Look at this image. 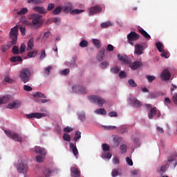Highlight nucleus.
<instances>
[{"label":"nucleus","instance_id":"obj_1","mask_svg":"<svg viewBox=\"0 0 177 177\" xmlns=\"http://www.w3.org/2000/svg\"><path fill=\"white\" fill-rule=\"evenodd\" d=\"M9 37H10L11 40L10 44L1 46L2 53L6 52L8 50L10 49L12 46L16 45L17 41V26H15L10 29Z\"/></svg>","mask_w":177,"mask_h":177},{"label":"nucleus","instance_id":"obj_2","mask_svg":"<svg viewBox=\"0 0 177 177\" xmlns=\"http://www.w3.org/2000/svg\"><path fill=\"white\" fill-rule=\"evenodd\" d=\"M30 70H28V68H23L20 71L19 77H20V80L21 82H23V84H27L30 81Z\"/></svg>","mask_w":177,"mask_h":177},{"label":"nucleus","instance_id":"obj_3","mask_svg":"<svg viewBox=\"0 0 177 177\" xmlns=\"http://www.w3.org/2000/svg\"><path fill=\"white\" fill-rule=\"evenodd\" d=\"M88 99L91 103H93L95 104H97L99 107H102L103 104H104V100L98 95H91L88 97Z\"/></svg>","mask_w":177,"mask_h":177},{"label":"nucleus","instance_id":"obj_4","mask_svg":"<svg viewBox=\"0 0 177 177\" xmlns=\"http://www.w3.org/2000/svg\"><path fill=\"white\" fill-rule=\"evenodd\" d=\"M16 169L17 170V173L19 174H26L28 171V167L23 160H20L17 165L16 166Z\"/></svg>","mask_w":177,"mask_h":177},{"label":"nucleus","instance_id":"obj_5","mask_svg":"<svg viewBox=\"0 0 177 177\" xmlns=\"http://www.w3.org/2000/svg\"><path fill=\"white\" fill-rule=\"evenodd\" d=\"M140 38V35L137 34L135 32H131L127 35V43L131 46H134L133 41H137Z\"/></svg>","mask_w":177,"mask_h":177},{"label":"nucleus","instance_id":"obj_6","mask_svg":"<svg viewBox=\"0 0 177 177\" xmlns=\"http://www.w3.org/2000/svg\"><path fill=\"white\" fill-rule=\"evenodd\" d=\"M5 134L8 138L13 140L15 142H21V137L17 134L16 133H13L10 131H5Z\"/></svg>","mask_w":177,"mask_h":177},{"label":"nucleus","instance_id":"obj_7","mask_svg":"<svg viewBox=\"0 0 177 177\" xmlns=\"http://www.w3.org/2000/svg\"><path fill=\"white\" fill-rule=\"evenodd\" d=\"M41 16L37 14H33L30 15V19H32V23L33 26H40L43 24V21L41 19Z\"/></svg>","mask_w":177,"mask_h":177},{"label":"nucleus","instance_id":"obj_8","mask_svg":"<svg viewBox=\"0 0 177 177\" xmlns=\"http://www.w3.org/2000/svg\"><path fill=\"white\" fill-rule=\"evenodd\" d=\"M73 92L74 93H78V94H86L88 91H86V88L77 85L73 86Z\"/></svg>","mask_w":177,"mask_h":177},{"label":"nucleus","instance_id":"obj_9","mask_svg":"<svg viewBox=\"0 0 177 177\" xmlns=\"http://www.w3.org/2000/svg\"><path fill=\"white\" fill-rule=\"evenodd\" d=\"M145 107L150 108V113H149V119L151 120L157 114V108L153 107L151 104H145Z\"/></svg>","mask_w":177,"mask_h":177},{"label":"nucleus","instance_id":"obj_10","mask_svg":"<svg viewBox=\"0 0 177 177\" xmlns=\"http://www.w3.org/2000/svg\"><path fill=\"white\" fill-rule=\"evenodd\" d=\"M56 171L55 168L44 167L43 168V175H44V177H50Z\"/></svg>","mask_w":177,"mask_h":177},{"label":"nucleus","instance_id":"obj_11","mask_svg":"<svg viewBox=\"0 0 177 177\" xmlns=\"http://www.w3.org/2000/svg\"><path fill=\"white\" fill-rule=\"evenodd\" d=\"M21 105V102H20V100H15L13 101V102L8 104V105L6 106V108L9 109H19Z\"/></svg>","mask_w":177,"mask_h":177},{"label":"nucleus","instance_id":"obj_12","mask_svg":"<svg viewBox=\"0 0 177 177\" xmlns=\"http://www.w3.org/2000/svg\"><path fill=\"white\" fill-rule=\"evenodd\" d=\"M89 15H94L102 12V8L99 6H95L89 8Z\"/></svg>","mask_w":177,"mask_h":177},{"label":"nucleus","instance_id":"obj_13","mask_svg":"<svg viewBox=\"0 0 177 177\" xmlns=\"http://www.w3.org/2000/svg\"><path fill=\"white\" fill-rule=\"evenodd\" d=\"M118 59L124 64H131V60L127 55H120V54H118Z\"/></svg>","mask_w":177,"mask_h":177},{"label":"nucleus","instance_id":"obj_14","mask_svg":"<svg viewBox=\"0 0 177 177\" xmlns=\"http://www.w3.org/2000/svg\"><path fill=\"white\" fill-rule=\"evenodd\" d=\"M142 51H145V46H142L140 44L134 45V54L136 55H141L143 53Z\"/></svg>","mask_w":177,"mask_h":177},{"label":"nucleus","instance_id":"obj_15","mask_svg":"<svg viewBox=\"0 0 177 177\" xmlns=\"http://www.w3.org/2000/svg\"><path fill=\"white\" fill-rule=\"evenodd\" d=\"M129 102L130 106L133 107L138 108L141 106V102H140L136 97L129 99Z\"/></svg>","mask_w":177,"mask_h":177},{"label":"nucleus","instance_id":"obj_16","mask_svg":"<svg viewBox=\"0 0 177 177\" xmlns=\"http://www.w3.org/2000/svg\"><path fill=\"white\" fill-rule=\"evenodd\" d=\"M160 77L163 81L169 80V78L171 77V73H169V71H168V69H164L162 73H161Z\"/></svg>","mask_w":177,"mask_h":177},{"label":"nucleus","instance_id":"obj_17","mask_svg":"<svg viewBox=\"0 0 177 177\" xmlns=\"http://www.w3.org/2000/svg\"><path fill=\"white\" fill-rule=\"evenodd\" d=\"M122 138L118 136H115V138H113V144L112 145V148H118L119 147V145L122 141Z\"/></svg>","mask_w":177,"mask_h":177},{"label":"nucleus","instance_id":"obj_18","mask_svg":"<svg viewBox=\"0 0 177 177\" xmlns=\"http://www.w3.org/2000/svg\"><path fill=\"white\" fill-rule=\"evenodd\" d=\"M137 31L141 34V35H142V37H144V38L150 40L151 39V37L150 36V35H149V33H147V32H146V30H145L144 29L141 28L140 27H138L137 28Z\"/></svg>","mask_w":177,"mask_h":177},{"label":"nucleus","instance_id":"obj_19","mask_svg":"<svg viewBox=\"0 0 177 177\" xmlns=\"http://www.w3.org/2000/svg\"><path fill=\"white\" fill-rule=\"evenodd\" d=\"M81 171L78 169L77 167H71V177H80Z\"/></svg>","mask_w":177,"mask_h":177},{"label":"nucleus","instance_id":"obj_20","mask_svg":"<svg viewBox=\"0 0 177 177\" xmlns=\"http://www.w3.org/2000/svg\"><path fill=\"white\" fill-rule=\"evenodd\" d=\"M127 64H129V67H130V68H131V70L133 71H136L138 68L141 66V63L138 61H135L134 62Z\"/></svg>","mask_w":177,"mask_h":177},{"label":"nucleus","instance_id":"obj_21","mask_svg":"<svg viewBox=\"0 0 177 177\" xmlns=\"http://www.w3.org/2000/svg\"><path fill=\"white\" fill-rule=\"evenodd\" d=\"M103 58H104V48H102L96 55V60H97V62H102L103 61Z\"/></svg>","mask_w":177,"mask_h":177},{"label":"nucleus","instance_id":"obj_22","mask_svg":"<svg viewBox=\"0 0 177 177\" xmlns=\"http://www.w3.org/2000/svg\"><path fill=\"white\" fill-rule=\"evenodd\" d=\"M35 152L37 154H40L43 156H46V155L47 154V151H46V149H44V148H41L40 147H36L35 148Z\"/></svg>","mask_w":177,"mask_h":177},{"label":"nucleus","instance_id":"obj_23","mask_svg":"<svg viewBox=\"0 0 177 177\" xmlns=\"http://www.w3.org/2000/svg\"><path fill=\"white\" fill-rule=\"evenodd\" d=\"M33 10H35V12L39 13V14H41V15H45L46 13H47V10H46V8H44V7H39V6H36L33 8Z\"/></svg>","mask_w":177,"mask_h":177},{"label":"nucleus","instance_id":"obj_24","mask_svg":"<svg viewBox=\"0 0 177 177\" xmlns=\"http://www.w3.org/2000/svg\"><path fill=\"white\" fill-rule=\"evenodd\" d=\"M62 10L65 13H68L73 10V5L71 3H66V6H64Z\"/></svg>","mask_w":177,"mask_h":177},{"label":"nucleus","instance_id":"obj_25","mask_svg":"<svg viewBox=\"0 0 177 177\" xmlns=\"http://www.w3.org/2000/svg\"><path fill=\"white\" fill-rule=\"evenodd\" d=\"M122 174V170L120 169H113L112 170V177H118Z\"/></svg>","mask_w":177,"mask_h":177},{"label":"nucleus","instance_id":"obj_26","mask_svg":"<svg viewBox=\"0 0 177 177\" xmlns=\"http://www.w3.org/2000/svg\"><path fill=\"white\" fill-rule=\"evenodd\" d=\"M70 149L73 151V153L75 156H78V149L73 143H70Z\"/></svg>","mask_w":177,"mask_h":177},{"label":"nucleus","instance_id":"obj_27","mask_svg":"<svg viewBox=\"0 0 177 177\" xmlns=\"http://www.w3.org/2000/svg\"><path fill=\"white\" fill-rule=\"evenodd\" d=\"M156 46L157 48V50H158V52L160 53L164 52V44H162V43L158 41L156 43Z\"/></svg>","mask_w":177,"mask_h":177},{"label":"nucleus","instance_id":"obj_28","mask_svg":"<svg viewBox=\"0 0 177 177\" xmlns=\"http://www.w3.org/2000/svg\"><path fill=\"white\" fill-rule=\"evenodd\" d=\"M11 98L12 97L10 96V95H3L0 97V102H9Z\"/></svg>","mask_w":177,"mask_h":177},{"label":"nucleus","instance_id":"obj_29","mask_svg":"<svg viewBox=\"0 0 177 177\" xmlns=\"http://www.w3.org/2000/svg\"><path fill=\"white\" fill-rule=\"evenodd\" d=\"M30 115L35 116L37 119H41L43 117L47 116V113H30Z\"/></svg>","mask_w":177,"mask_h":177},{"label":"nucleus","instance_id":"obj_30","mask_svg":"<svg viewBox=\"0 0 177 177\" xmlns=\"http://www.w3.org/2000/svg\"><path fill=\"white\" fill-rule=\"evenodd\" d=\"M10 62L15 63V62H21V57L17 55L15 57H12L10 59Z\"/></svg>","mask_w":177,"mask_h":177},{"label":"nucleus","instance_id":"obj_31","mask_svg":"<svg viewBox=\"0 0 177 177\" xmlns=\"http://www.w3.org/2000/svg\"><path fill=\"white\" fill-rule=\"evenodd\" d=\"M112 26V24L111 21H106L100 24V28L103 29H106L107 28H109Z\"/></svg>","mask_w":177,"mask_h":177},{"label":"nucleus","instance_id":"obj_32","mask_svg":"<svg viewBox=\"0 0 177 177\" xmlns=\"http://www.w3.org/2000/svg\"><path fill=\"white\" fill-rule=\"evenodd\" d=\"M34 43H35V39L33 38L28 41V50H32V49H33Z\"/></svg>","mask_w":177,"mask_h":177},{"label":"nucleus","instance_id":"obj_33","mask_svg":"<svg viewBox=\"0 0 177 177\" xmlns=\"http://www.w3.org/2000/svg\"><path fill=\"white\" fill-rule=\"evenodd\" d=\"M62 8L61 6H58L55 8H54V10H53V15H59V13H61V11H62Z\"/></svg>","mask_w":177,"mask_h":177},{"label":"nucleus","instance_id":"obj_34","mask_svg":"<svg viewBox=\"0 0 177 177\" xmlns=\"http://www.w3.org/2000/svg\"><path fill=\"white\" fill-rule=\"evenodd\" d=\"M92 44L97 49L100 48V41L97 39H92Z\"/></svg>","mask_w":177,"mask_h":177},{"label":"nucleus","instance_id":"obj_35","mask_svg":"<svg viewBox=\"0 0 177 177\" xmlns=\"http://www.w3.org/2000/svg\"><path fill=\"white\" fill-rule=\"evenodd\" d=\"M120 68L118 66H115L111 68V73H112L113 74L120 73Z\"/></svg>","mask_w":177,"mask_h":177},{"label":"nucleus","instance_id":"obj_36","mask_svg":"<svg viewBox=\"0 0 177 177\" xmlns=\"http://www.w3.org/2000/svg\"><path fill=\"white\" fill-rule=\"evenodd\" d=\"M109 66V62H107V61H103L100 64H99V67L102 69H105L106 68Z\"/></svg>","mask_w":177,"mask_h":177},{"label":"nucleus","instance_id":"obj_37","mask_svg":"<svg viewBox=\"0 0 177 177\" xmlns=\"http://www.w3.org/2000/svg\"><path fill=\"white\" fill-rule=\"evenodd\" d=\"M78 120L81 121V122H85L86 117H85V113L81 112L78 113Z\"/></svg>","mask_w":177,"mask_h":177},{"label":"nucleus","instance_id":"obj_38","mask_svg":"<svg viewBox=\"0 0 177 177\" xmlns=\"http://www.w3.org/2000/svg\"><path fill=\"white\" fill-rule=\"evenodd\" d=\"M49 37H50V31H47L44 32V35H43V37H41V42L45 43Z\"/></svg>","mask_w":177,"mask_h":177},{"label":"nucleus","instance_id":"obj_39","mask_svg":"<svg viewBox=\"0 0 177 177\" xmlns=\"http://www.w3.org/2000/svg\"><path fill=\"white\" fill-rule=\"evenodd\" d=\"M95 113L97 115H106V110H104V109H97L95 110Z\"/></svg>","mask_w":177,"mask_h":177},{"label":"nucleus","instance_id":"obj_40","mask_svg":"<svg viewBox=\"0 0 177 177\" xmlns=\"http://www.w3.org/2000/svg\"><path fill=\"white\" fill-rule=\"evenodd\" d=\"M38 53L39 51L37 50L28 53V58L35 57Z\"/></svg>","mask_w":177,"mask_h":177},{"label":"nucleus","instance_id":"obj_41","mask_svg":"<svg viewBox=\"0 0 177 177\" xmlns=\"http://www.w3.org/2000/svg\"><path fill=\"white\" fill-rule=\"evenodd\" d=\"M33 97H39V98H43V99L46 98V95L44 94L40 93V92L33 93Z\"/></svg>","mask_w":177,"mask_h":177},{"label":"nucleus","instance_id":"obj_42","mask_svg":"<svg viewBox=\"0 0 177 177\" xmlns=\"http://www.w3.org/2000/svg\"><path fill=\"white\" fill-rule=\"evenodd\" d=\"M62 139L64 140V141L68 142L71 141V137L70 136L69 134H67V133H64V135L62 136Z\"/></svg>","mask_w":177,"mask_h":177},{"label":"nucleus","instance_id":"obj_43","mask_svg":"<svg viewBox=\"0 0 177 177\" xmlns=\"http://www.w3.org/2000/svg\"><path fill=\"white\" fill-rule=\"evenodd\" d=\"M84 12V10H78V9H74L73 10L70 11V12H71V15H79Z\"/></svg>","mask_w":177,"mask_h":177},{"label":"nucleus","instance_id":"obj_44","mask_svg":"<svg viewBox=\"0 0 177 177\" xmlns=\"http://www.w3.org/2000/svg\"><path fill=\"white\" fill-rule=\"evenodd\" d=\"M102 149L103 150V151H109V150L111 149L109 145H107L106 143L102 144Z\"/></svg>","mask_w":177,"mask_h":177},{"label":"nucleus","instance_id":"obj_45","mask_svg":"<svg viewBox=\"0 0 177 177\" xmlns=\"http://www.w3.org/2000/svg\"><path fill=\"white\" fill-rule=\"evenodd\" d=\"M145 79L149 83H152L154 80H156V76L147 75L145 76Z\"/></svg>","mask_w":177,"mask_h":177},{"label":"nucleus","instance_id":"obj_46","mask_svg":"<svg viewBox=\"0 0 177 177\" xmlns=\"http://www.w3.org/2000/svg\"><path fill=\"white\" fill-rule=\"evenodd\" d=\"M118 131L120 134H124L126 132H127V129L125 127H120L119 129H118Z\"/></svg>","mask_w":177,"mask_h":177},{"label":"nucleus","instance_id":"obj_47","mask_svg":"<svg viewBox=\"0 0 177 177\" xmlns=\"http://www.w3.org/2000/svg\"><path fill=\"white\" fill-rule=\"evenodd\" d=\"M27 12H28V10H27L26 8H23L21 10H20V11L17 12V15H26Z\"/></svg>","mask_w":177,"mask_h":177},{"label":"nucleus","instance_id":"obj_48","mask_svg":"<svg viewBox=\"0 0 177 177\" xmlns=\"http://www.w3.org/2000/svg\"><path fill=\"white\" fill-rule=\"evenodd\" d=\"M53 69V66H48L44 68V75L46 76L50 75V71Z\"/></svg>","mask_w":177,"mask_h":177},{"label":"nucleus","instance_id":"obj_49","mask_svg":"<svg viewBox=\"0 0 177 177\" xmlns=\"http://www.w3.org/2000/svg\"><path fill=\"white\" fill-rule=\"evenodd\" d=\"M103 129L111 131L115 130L117 129L116 126H103Z\"/></svg>","mask_w":177,"mask_h":177},{"label":"nucleus","instance_id":"obj_50","mask_svg":"<svg viewBox=\"0 0 177 177\" xmlns=\"http://www.w3.org/2000/svg\"><path fill=\"white\" fill-rule=\"evenodd\" d=\"M128 83H129V85L131 86V88H136L137 86V84L134 82V80L133 79L129 80Z\"/></svg>","mask_w":177,"mask_h":177},{"label":"nucleus","instance_id":"obj_51","mask_svg":"<svg viewBox=\"0 0 177 177\" xmlns=\"http://www.w3.org/2000/svg\"><path fill=\"white\" fill-rule=\"evenodd\" d=\"M81 139V132L77 131L75 133V136L74 137V141L77 142Z\"/></svg>","mask_w":177,"mask_h":177},{"label":"nucleus","instance_id":"obj_52","mask_svg":"<svg viewBox=\"0 0 177 177\" xmlns=\"http://www.w3.org/2000/svg\"><path fill=\"white\" fill-rule=\"evenodd\" d=\"M86 46H88V41H86V40H82L81 41V42H80V47L81 48H86Z\"/></svg>","mask_w":177,"mask_h":177},{"label":"nucleus","instance_id":"obj_53","mask_svg":"<svg viewBox=\"0 0 177 177\" xmlns=\"http://www.w3.org/2000/svg\"><path fill=\"white\" fill-rule=\"evenodd\" d=\"M127 146H126V145H120V151H122V154H124L126 153V152H127Z\"/></svg>","mask_w":177,"mask_h":177},{"label":"nucleus","instance_id":"obj_54","mask_svg":"<svg viewBox=\"0 0 177 177\" xmlns=\"http://www.w3.org/2000/svg\"><path fill=\"white\" fill-rule=\"evenodd\" d=\"M23 90H24V91L30 92L33 90V88L30 86L24 85L23 86Z\"/></svg>","mask_w":177,"mask_h":177},{"label":"nucleus","instance_id":"obj_55","mask_svg":"<svg viewBox=\"0 0 177 177\" xmlns=\"http://www.w3.org/2000/svg\"><path fill=\"white\" fill-rule=\"evenodd\" d=\"M68 73H70V69L66 68L61 71L59 74H61V75H67Z\"/></svg>","mask_w":177,"mask_h":177},{"label":"nucleus","instance_id":"obj_56","mask_svg":"<svg viewBox=\"0 0 177 177\" xmlns=\"http://www.w3.org/2000/svg\"><path fill=\"white\" fill-rule=\"evenodd\" d=\"M12 52L13 53V55H19V48L16 46H13Z\"/></svg>","mask_w":177,"mask_h":177},{"label":"nucleus","instance_id":"obj_57","mask_svg":"<svg viewBox=\"0 0 177 177\" xmlns=\"http://www.w3.org/2000/svg\"><path fill=\"white\" fill-rule=\"evenodd\" d=\"M103 158H105V159L109 160L112 158V153L111 152L104 153V154H103Z\"/></svg>","mask_w":177,"mask_h":177},{"label":"nucleus","instance_id":"obj_58","mask_svg":"<svg viewBox=\"0 0 177 177\" xmlns=\"http://www.w3.org/2000/svg\"><path fill=\"white\" fill-rule=\"evenodd\" d=\"M119 73V78L120 79H124L127 77L126 72L124 71H120Z\"/></svg>","mask_w":177,"mask_h":177},{"label":"nucleus","instance_id":"obj_59","mask_svg":"<svg viewBox=\"0 0 177 177\" xmlns=\"http://www.w3.org/2000/svg\"><path fill=\"white\" fill-rule=\"evenodd\" d=\"M176 159V155H172L168 158V162H172Z\"/></svg>","mask_w":177,"mask_h":177},{"label":"nucleus","instance_id":"obj_60","mask_svg":"<svg viewBox=\"0 0 177 177\" xmlns=\"http://www.w3.org/2000/svg\"><path fill=\"white\" fill-rule=\"evenodd\" d=\"M172 102L177 106V93H175L174 95H172Z\"/></svg>","mask_w":177,"mask_h":177},{"label":"nucleus","instance_id":"obj_61","mask_svg":"<svg viewBox=\"0 0 177 177\" xmlns=\"http://www.w3.org/2000/svg\"><path fill=\"white\" fill-rule=\"evenodd\" d=\"M114 47L112 46V44H108V46H106V50L108 52H112L113 51Z\"/></svg>","mask_w":177,"mask_h":177},{"label":"nucleus","instance_id":"obj_62","mask_svg":"<svg viewBox=\"0 0 177 177\" xmlns=\"http://www.w3.org/2000/svg\"><path fill=\"white\" fill-rule=\"evenodd\" d=\"M53 9H55L54 3H48V6H47V10L51 11L53 10Z\"/></svg>","mask_w":177,"mask_h":177},{"label":"nucleus","instance_id":"obj_63","mask_svg":"<svg viewBox=\"0 0 177 177\" xmlns=\"http://www.w3.org/2000/svg\"><path fill=\"white\" fill-rule=\"evenodd\" d=\"M126 162H127V165H129V166H133V161L130 158H126Z\"/></svg>","mask_w":177,"mask_h":177},{"label":"nucleus","instance_id":"obj_64","mask_svg":"<svg viewBox=\"0 0 177 177\" xmlns=\"http://www.w3.org/2000/svg\"><path fill=\"white\" fill-rule=\"evenodd\" d=\"M46 58V50L44 49L41 50V53L40 55V59H44Z\"/></svg>","mask_w":177,"mask_h":177}]
</instances>
